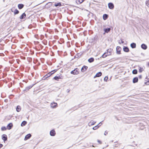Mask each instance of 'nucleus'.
Listing matches in <instances>:
<instances>
[{"instance_id":"1","label":"nucleus","mask_w":149,"mask_h":149,"mask_svg":"<svg viewBox=\"0 0 149 149\" xmlns=\"http://www.w3.org/2000/svg\"><path fill=\"white\" fill-rule=\"evenodd\" d=\"M71 74H73L74 75L78 74L79 73V72L78 70V69L76 68L74 69V70L71 71L70 72Z\"/></svg>"},{"instance_id":"2","label":"nucleus","mask_w":149,"mask_h":149,"mask_svg":"<svg viewBox=\"0 0 149 149\" xmlns=\"http://www.w3.org/2000/svg\"><path fill=\"white\" fill-rule=\"evenodd\" d=\"M63 77L62 76L61 74H60L59 76H56L54 77L53 78L55 80L58 81L59 79H63Z\"/></svg>"},{"instance_id":"3","label":"nucleus","mask_w":149,"mask_h":149,"mask_svg":"<svg viewBox=\"0 0 149 149\" xmlns=\"http://www.w3.org/2000/svg\"><path fill=\"white\" fill-rule=\"evenodd\" d=\"M56 70H54L52 71L51 72L47 74L46 75V76L47 77H50L51 75L54 74V72H56Z\"/></svg>"},{"instance_id":"4","label":"nucleus","mask_w":149,"mask_h":149,"mask_svg":"<svg viewBox=\"0 0 149 149\" xmlns=\"http://www.w3.org/2000/svg\"><path fill=\"white\" fill-rule=\"evenodd\" d=\"M108 6L109 8L111 9H112L114 8V6L113 4L112 3H109L108 4Z\"/></svg>"},{"instance_id":"5","label":"nucleus","mask_w":149,"mask_h":149,"mask_svg":"<svg viewBox=\"0 0 149 149\" xmlns=\"http://www.w3.org/2000/svg\"><path fill=\"white\" fill-rule=\"evenodd\" d=\"M11 11L12 12H14V15L18 14L19 13V11L16 9L15 10L14 9L12 8L11 9Z\"/></svg>"},{"instance_id":"6","label":"nucleus","mask_w":149,"mask_h":149,"mask_svg":"<svg viewBox=\"0 0 149 149\" xmlns=\"http://www.w3.org/2000/svg\"><path fill=\"white\" fill-rule=\"evenodd\" d=\"M121 48L120 47L117 46L116 48V52L117 54H120V50Z\"/></svg>"},{"instance_id":"7","label":"nucleus","mask_w":149,"mask_h":149,"mask_svg":"<svg viewBox=\"0 0 149 149\" xmlns=\"http://www.w3.org/2000/svg\"><path fill=\"white\" fill-rule=\"evenodd\" d=\"M2 139L3 140L4 142H5L7 140V137L6 134H3L2 135Z\"/></svg>"},{"instance_id":"8","label":"nucleus","mask_w":149,"mask_h":149,"mask_svg":"<svg viewBox=\"0 0 149 149\" xmlns=\"http://www.w3.org/2000/svg\"><path fill=\"white\" fill-rule=\"evenodd\" d=\"M50 134L52 136H54L56 134V132L54 130H51L50 132Z\"/></svg>"},{"instance_id":"9","label":"nucleus","mask_w":149,"mask_h":149,"mask_svg":"<svg viewBox=\"0 0 149 149\" xmlns=\"http://www.w3.org/2000/svg\"><path fill=\"white\" fill-rule=\"evenodd\" d=\"M51 107L52 108H55L57 106V104L56 103L53 102L51 103L50 104Z\"/></svg>"},{"instance_id":"10","label":"nucleus","mask_w":149,"mask_h":149,"mask_svg":"<svg viewBox=\"0 0 149 149\" xmlns=\"http://www.w3.org/2000/svg\"><path fill=\"white\" fill-rule=\"evenodd\" d=\"M88 68V67L86 66H84L81 68V72H84L86 71Z\"/></svg>"},{"instance_id":"11","label":"nucleus","mask_w":149,"mask_h":149,"mask_svg":"<svg viewBox=\"0 0 149 149\" xmlns=\"http://www.w3.org/2000/svg\"><path fill=\"white\" fill-rule=\"evenodd\" d=\"M31 136V135L30 134H27L26 136L24 138V140H27L29 139Z\"/></svg>"},{"instance_id":"12","label":"nucleus","mask_w":149,"mask_h":149,"mask_svg":"<svg viewBox=\"0 0 149 149\" xmlns=\"http://www.w3.org/2000/svg\"><path fill=\"white\" fill-rule=\"evenodd\" d=\"M33 86V85H30L26 87L25 89L24 90V91H25L26 92L27 91L30 89Z\"/></svg>"},{"instance_id":"13","label":"nucleus","mask_w":149,"mask_h":149,"mask_svg":"<svg viewBox=\"0 0 149 149\" xmlns=\"http://www.w3.org/2000/svg\"><path fill=\"white\" fill-rule=\"evenodd\" d=\"M141 48L144 50L146 49H147V46L144 44H142L141 45Z\"/></svg>"},{"instance_id":"14","label":"nucleus","mask_w":149,"mask_h":149,"mask_svg":"<svg viewBox=\"0 0 149 149\" xmlns=\"http://www.w3.org/2000/svg\"><path fill=\"white\" fill-rule=\"evenodd\" d=\"M123 50L125 52H129V49L127 47H124L123 48Z\"/></svg>"},{"instance_id":"15","label":"nucleus","mask_w":149,"mask_h":149,"mask_svg":"<svg viewBox=\"0 0 149 149\" xmlns=\"http://www.w3.org/2000/svg\"><path fill=\"white\" fill-rule=\"evenodd\" d=\"M26 16V15L25 13H23L22 15L20 16V19H23L25 18Z\"/></svg>"},{"instance_id":"16","label":"nucleus","mask_w":149,"mask_h":149,"mask_svg":"<svg viewBox=\"0 0 149 149\" xmlns=\"http://www.w3.org/2000/svg\"><path fill=\"white\" fill-rule=\"evenodd\" d=\"M13 127V124L12 123H10L7 126V128L8 130H10Z\"/></svg>"},{"instance_id":"17","label":"nucleus","mask_w":149,"mask_h":149,"mask_svg":"<svg viewBox=\"0 0 149 149\" xmlns=\"http://www.w3.org/2000/svg\"><path fill=\"white\" fill-rule=\"evenodd\" d=\"M102 72H99L97 73L96 75L94 77V78H95L96 77H100L102 75Z\"/></svg>"},{"instance_id":"18","label":"nucleus","mask_w":149,"mask_h":149,"mask_svg":"<svg viewBox=\"0 0 149 149\" xmlns=\"http://www.w3.org/2000/svg\"><path fill=\"white\" fill-rule=\"evenodd\" d=\"M138 81V78L137 77H135L134 78L133 80V82L134 83H135L137 82Z\"/></svg>"},{"instance_id":"19","label":"nucleus","mask_w":149,"mask_h":149,"mask_svg":"<svg viewBox=\"0 0 149 149\" xmlns=\"http://www.w3.org/2000/svg\"><path fill=\"white\" fill-rule=\"evenodd\" d=\"M24 6V5L22 4H19L18 5V8L20 9H22V8Z\"/></svg>"},{"instance_id":"20","label":"nucleus","mask_w":149,"mask_h":149,"mask_svg":"<svg viewBox=\"0 0 149 149\" xmlns=\"http://www.w3.org/2000/svg\"><path fill=\"white\" fill-rule=\"evenodd\" d=\"M130 46L132 48H134L136 47V44L134 43H132L130 44Z\"/></svg>"},{"instance_id":"21","label":"nucleus","mask_w":149,"mask_h":149,"mask_svg":"<svg viewBox=\"0 0 149 149\" xmlns=\"http://www.w3.org/2000/svg\"><path fill=\"white\" fill-rule=\"evenodd\" d=\"M54 6L56 7L58 6L60 7L62 6L61 3L59 2L58 3H56L54 4Z\"/></svg>"},{"instance_id":"22","label":"nucleus","mask_w":149,"mask_h":149,"mask_svg":"<svg viewBox=\"0 0 149 149\" xmlns=\"http://www.w3.org/2000/svg\"><path fill=\"white\" fill-rule=\"evenodd\" d=\"M108 17V15L106 14H104L103 15V19L104 20H105L107 19Z\"/></svg>"},{"instance_id":"23","label":"nucleus","mask_w":149,"mask_h":149,"mask_svg":"<svg viewBox=\"0 0 149 149\" xmlns=\"http://www.w3.org/2000/svg\"><path fill=\"white\" fill-rule=\"evenodd\" d=\"M110 28H108L104 29V30L105 33H108L110 31Z\"/></svg>"},{"instance_id":"24","label":"nucleus","mask_w":149,"mask_h":149,"mask_svg":"<svg viewBox=\"0 0 149 149\" xmlns=\"http://www.w3.org/2000/svg\"><path fill=\"white\" fill-rule=\"evenodd\" d=\"M26 124V121H24L22 122V123L21 124V126L23 127L25 126Z\"/></svg>"},{"instance_id":"25","label":"nucleus","mask_w":149,"mask_h":149,"mask_svg":"<svg viewBox=\"0 0 149 149\" xmlns=\"http://www.w3.org/2000/svg\"><path fill=\"white\" fill-rule=\"evenodd\" d=\"M94 61V58L92 57L89 58L88 60V62L90 63L93 62Z\"/></svg>"},{"instance_id":"26","label":"nucleus","mask_w":149,"mask_h":149,"mask_svg":"<svg viewBox=\"0 0 149 149\" xmlns=\"http://www.w3.org/2000/svg\"><path fill=\"white\" fill-rule=\"evenodd\" d=\"M16 111L18 112H19L21 110L20 107L19 106H17L16 108Z\"/></svg>"},{"instance_id":"27","label":"nucleus","mask_w":149,"mask_h":149,"mask_svg":"<svg viewBox=\"0 0 149 149\" xmlns=\"http://www.w3.org/2000/svg\"><path fill=\"white\" fill-rule=\"evenodd\" d=\"M95 123H96L95 122L93 121L92 122H90L88 123V125L89 126H91L93 125H94L95 124Z\"/></svg>"},{"instance_id":"28","label":"nucleus","mask_w":149,"mask_h":149,"mask_svg":"<svg viewBox=\"0 0 149 149\" xmlns=\"http://www.w3.org/2000/svg\"><path fill=\"white\" fill-rule=\"evenodd\" d=\"M108 55V54L107 53H104L102 56V57L104 58L107 57Z\"/></svg>"},{"instance_id":"29","label":"nucleus","mask_w":149,"mask_h":149,"mask_svg":"<svg viewBox=\"0 0 149 149\" xmlns=\"http://www.w3.org/2000/svg\"><path fill=\"white\" fill-rule=\"evenodd\" d=\"M84 0H77V2L78 4H80L84 1Z\"/></svg>"},{"instance_id":"30","label":"nucleus","mask_w":149,"mask_h":149,"mask_svg":"<svg viewBox=\"0 0 149 149\" xmlns=\"http://www.w3.org/2000/svg\"><path fill=\"white\" fill-rule=\"evenodd\" d=\"M132 73L133 74H136L137 73V70L136 69H134L132 71Z\"/></svg>"},{"instance_id":"31","label":"nucleus","mask_w":149,"mask_h":149,"mask_svg":"<svg viewBox=\"0 0 149 149\" xmlns=\"http://www.w3.org/2000/svg\"><path fill=\"white\" fill-rule=\"evenodd\" d=\"M6 129H7L6 127L5 126L2 127H1V130L2 131H5L6 130Z\"/></svg>"},{"instance_id":"32","label":"nucleus","mask_w":149,"mask_h":149,"mask_svg":"<svg viewBox=\"0 0 149 149\" xmlns=\"http://www.w3.org/2000/svg\"><path fill=\"white\" fill-rule=\"evenodd\" d=\"M143 70V68H141V67H139V72H141Z\"/></svg>"},{"instance_id":"33","label":"nucleus","mask_w":149,"mask_h":149,"mask_svg":"<svg viewBox=\"0 0 149 149\" xmlns=\"http://www.w3.org/2000/svg\"><path fill=\"white\" fill-rule=\"evenodd\" d=\"M146 4L148 7H149V0L147 1L146 2Z\"/></svg>"},{"instance_id":"34","label":"nucleus","mask_w":149,"mask_h":149,"mask_svg":"<svg viewBox=\"0 0 149 149\" xmlns=\"http://www.w3.org/2000/svg\"><path fill=\"white\" fill-rule=\"evenodd\" d=\"M108 79V77L107 76H106L104 78V81H107V80Z\"/></svg>"},{"instance_id":"35","label":"nucleus","mask_w":149,"mask_h":149,"mask_svg":"<svg viewBox=\"0 0 149 149\" xmlns=\"http://www.w3.org/2000/svg\"><path fill=\"white\" fill-rule=\"evenodd\" d=\"M145 84L147 85H149V80L147 82H145Z\"/></svg>"},{"instance_id":"36","label":"nucleus","mask_w":149,"mask_h":149,"mask_svg":"<svg viewBox=\"0 0 149 149\" xmlns=\"http://www.w3.org/2000/svg\"><path fill=\"white\" fill-rule=\"evenodd\" d=\"M101 126V125H99L98 124L96 125L95 126L96 127V128H98L100 126Z\"/></svg>"},{"instance_id":"37","label":"nucleus","mask_w":149,"mask_h":149,"mask_svg":"<svg viewBox=\"0 0 149 149\" xmlns=\"http://www.w3.org/2000/svg\"><path fill=\"white\" fill-rule=\"evenodd\" d=\"M97 129V128H96V127L95 126L93 128V130H96Z\"/></svg>"},{"instance_id":"38","label":"nucleus","mask_w":149,"mask_h":149,"mask_svg":"<svg viewBox=\"0 0 149 149\" xmlns=\"http://www.w3.org/2000/svg\"><path fill=\"white\" fill-rule=\"evenodd\" d=\"M97 142H99V143L100 144H102V142H101V141H100V140H97Z\"/></svg>"},{"instance_id":"39","label":"nucleus","mask_w":149,"mask_h":149,"mask_svg":"<svg viewBox=\"0 0 149 149\" xmlns=\"http://www.w3.org/2000/svg\"><path fill=\"white\" fill-rule=\"evenodd\" d=\"M108 134V132H106V131H105V133H104V135H107Z\"/></svg>"},{"instance_id":"40","label":"nucleus","mask_w":149,"mask_h":149,"mask_svg":"<svg viewBox=\"0 0 149 149\" xmlns=\"http://www.w3.org/2000/svg\"><path fill=\"white\" fill-rule=\"evenodd\" d=\"M3 146V145L2 144L0 143V148H1Z\"/></svg>"},{"instance_id":"41","label":"nucleus","mask_w":149,"mask_h":149,"mask_svg":"<svg viewBox=\"0 0 149 149\" xmlns=\"http://www.w3.org/2000/svg\"><path fill=\"white\" fill-rule=\"evenodd\" d=\"M139 79H141L142 78V76L141 75H140L139 76Z\"/></svg>"},{"instance_id":"42","label":"nucleus","mask_w":149,"mask_h":149,"mask_svg":"<svg viewBox=\"0 0 149 149\" xmlns=\"http://www.w3.org/2000/svg\"><path fill=\"white\" fill-rule=\"evenodd\" d=\"M98 124L99 125H102V123H101V122H100L99 124Z\"/></svg>"},{"instance_id":"43","label":"nucleus","mask_w":149,"mask_h":149,"mask_svg":"<svg viewBox=\"0 0 149 149\" xmlns=\"http://www.w3.org/2000/svg\"><path fill=\"white\" fill-rule=\"evenodd\" d=\"M124 42V41H123L122 40H121V43H123Z\"/></svg>"},{"instance_id":"44","label":"nucleus","mask_w":149,"mask_h":149,"mask_svg":"<svg viewBox=\"0 0 149 149\" xmlns=\"http://www.w3.org/2000/svg\"><path fill=\"white\" fill-rule=\"evenodd\" d=\"M148 67H149V62L148 63Z\"/></svg>"},{"instance_id":"45","label":"nucleus","mask_w":149,"mask_h":149,"mask_svg":"<svg viewBox=\"0 0 149 149\" xmlns=\"http://www.w3.org/2000/svg\"><path fill=\"white\" fill-rule=\"evenodd\" d=\"M109 49H108V50H107V52H109Z\"/></svg>"},{"instance_id":"46","label":"nucleus","mask_w":149,"mask_h":149,"mask_svg":"<svg viewBox=\"0 0 149 149\" xmlns=\"http://www.w3.org/2000/svg\"><path fill=\"white\" fill-rule=\"evenodd\" d=\"M69 91H68V92H69Z\"/></svg>"}]
</instances>
